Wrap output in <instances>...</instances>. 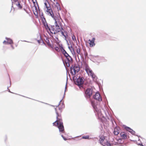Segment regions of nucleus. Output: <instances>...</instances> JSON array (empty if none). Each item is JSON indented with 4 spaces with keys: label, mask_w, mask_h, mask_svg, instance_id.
Segmentation results:
<instances>
[{
    "label": "nucleus",
    "mask_w": 146,
    "mask_h": 146,
    "mask_svg": "<svg viewBox=\"0 0 146 146\" xmlns=\"http://www.w3.org/2000/svg\"><path fill=\"white\" fill-rule=\"evenodd\" d=\"M72 39L75 42V41H76V37H75V36L74 35H72Z\"/></svg>",
    "instance_id": "27"
},
{
    "label": "nucleus",
    "mask_w": 146,
    "mask_h": 146,
    "mask_svg": "<svg viewBox=\"0 0 146 146\" xmlns=\"http://www.w3.org/2000/svg\"><path fill=\"white\" fill-rule=\"evenodd\" d=\"M54 0V1H55V0Z\"/></svg>",
    "instance_id": "40"
},
{
    "label": "nucleus",
    "mask_w": 146,
    "mask_h": 146,
    "mask_svg": "<svg viewBox=\"0 0 146 146\" xmlns=\"http://www.w3.org/2000/svg\"><path fill=\"white\" fill-rule=\"evenodd\" d=\"M96 110L97 113V115L98 118L100 119H101L103 117V116L102 114L101 113V111L99 110L98 111Z\"/></svg>",
    "instance_id": "17"
},
{
    "label": "nucleus",
    "mask_w": 146,
    "mask_h": 146,
    "mask_svg": "<svg viewBox=\"0 0 146 146\" xmlns=\"http://www.w3.org/2000/svg\"><path fill=\"white\" fill-rule=\"evenodd\" d=\"M58 24H56V25L55 26L56 28V31H57L58 33L61 30L60 27L58 25Z\"/></svg>",
    "instance_id": "22"
},
{
    "label": "nucleus",
    "mask_w": 146,
    "mask_h": 146,
    "mask_svg": "<svg viewBox=\"0 0 146 146\" xmlns=\"http://www.w3.org/2000/svg\"><path fill=\"white\" fill-rule=\"evenodd\" d=\"M61 33L62 35L65 38L68 36V33L66 31H64V32L61 31Z\"/></svg>",
    "instance_id": "18"
},
{
    "label": "nucleus",
    "mask_w": 146,
    "mask_h": 146,
    "mask_svg": "<svg viewBox=\"0 0 146 146\" xmlns=\"http://www.w3.org/2000/svg\"><path fill=\"white\" fill-rule=\"evenodd\" d=\"M38 43H40V41L39 40H38Z\"/></svg>",
    "instance_id": "35"
},
{
    "label": "nucleus",
    "mask_w": 146,
    "mask_h": 146,
    "mask_svg": "<svg viewBox=\"0 0 146 146\" xmlns=\"http://www.w3.org/2000/svg\"><path fill=\"white\" fill-rule=\"evenodd\" d=\"M42 23L46 29H48V26L45 18L42 19Z\"/></svg>",
    "instance_id": "12"
},
{
    "label": "nucleus",
    "mask_w": 146,
    "mask_h": 146,
    "mask_svg": "<svg viewBox=\"0 0 146 146\" xmlns=\"http://www.w3.org/2000/svg\"><path fill=\"white\" fill-rule=\"evenodd\" d=\"M64 108V104L61 103L60 101L58 106L55 109L56 114V120L53 123V125L57 127L58 128L59 131L62 133H64L65 131L60 113Z\"/></svg>",
    "instance_id": "1"
},
{
    "label": "nucleus",
    "mask_w": 146,
    "mask_h": 146,
    "mask_svg": "<svg viewBox=\"0 0 146 146\" xmlns=\"http://www.w3.org/2000/svg\"><path fill=\"white\" fill-rule=\"evenodd\" d=\"M48 33L50 32L52 34H56L58 33L56 28L54 26H51L50 27H48V29H46Z\"/></svg>",
    "instance_id": "8"
},
{
    "label": "nucleus",
    "mask_w": 146,
    "mask_h": 146,
    "mask_svg": "<svg viewBox=\"0 0 146 146\" xmlns=\"http://www.w3.org/2000/svg\"><path fill=\"white\" fill-rule=\"evenodd\" d=\"M47 40L46 41V42L49 44H48V42H49V40Z\"/></svg>",
    "instance_id": "34"
},
{
    "label": "nucleus",
    "mask_w": 146,
    "mask_h": 146,
    "mask_svg": "<svg viewBox=\"0 0 146 146\" xmlns=\"http://www.w3.org/2000/svg\"><path fill=\"white\" fill-rule=\"evenodd\" d=\"M67 66H70V64H68V66L67 65Z\"/></svg>",
    "instance_id": "37"
},
{
    "label": "nucleus",
    "mask_w": 146,
    "mask_h": 146,
    "mask_svg": "<svg viewBox=\"0 0 146 146\" xmlns=\"http://www.w3.org/2000/svg\"><path fill=\"white\" fill-rule=\"evenodd\" d=\"M61 48L63 47H60L59 48H58V47H56L55 48V49L57 52H60V51H61Z\"/></svg>",
    "instance_id": "24"
},
{
    "label": "nucleus",
    "mask_w": 146,
    "mask_h": 146,
    "mask_svg": "<svg viewBox=\"0 0 146 146\" xmlns=\"http://www.w3.org/2000/svg\"><path fill=\"white\" fill-rule=\"evenodd\" d=\"M44 4L45 7L47 9L46 11L49 13L50 15H53V12L48 2L46 1L44 3Z\"/></svg>",
    "instance_id": "7"
},
{
    "label": "nucleus",
    "mask_w": 146,
    "mask_h": 146,
    "mask_svg": "<svg viewBox=\"0 0 146 146\" xmlns=\"http://www.w3.org/2000/svg\"><path fill=\"white\" fill-rule=\"evenodd\" d=\"M11 47L13 48H13H13V46H12V45H11Z\"/></svg>",
    "instance_id": "39"
},
{
    "label": "nucleus",
    "mask_w": 146,
    "mask_h": 146,
    "mask_svg": "<svg viewBox=\"0 0 146 146\" xmlns=\"http://www.w3.org/2000/svg\"><path fill=\"white\" fill-rule=\"evenodd\" d=\"M61 136L64 140H67V139H66L62 135Z\"/></svg>",
    "instance_id": "31"
},
{
    "label": "nucleus",
    "mask_w": 146,
    "mask_h": 146,
    "mask_svg": "<svg viewBox=\"0 0 146 146\" xmlns=\"http://www.w3.org/2000/svg\"><path fill=\"white\" fill-rule=\"evenodd\" d=\"M82 138L86 139H89V136L88 135H84L82 136Z\"/></svg>",
    "instance_id": "25"
},
{
    "label": "nucleus",
    "mask_w": 146,
    "mask_h": 146,
    "mask_svg": "<svg viewBox=\"0 0 146 146\" xmlns=\"http://www.w3.org/2000/svg\"><path fill=\"white\" fill-rule=\"evenodd\" d=\"M7 41H4L3 42V43L4 44H7Z\"/></svg>",
    "instance_id": "33"
},
{
    "label": "nucleus",
    "mask_w": 146,
    "mask_h": 146,
    "mask_svg": "<svg viewBox=\"0 0 146 146\" xmlns=\"http://www.w3.org/2000/svg\"><path fill=\"white\" fill-rule=\"evenodd\" d=\"M7 44H12L13 43V41L10 38H7Z\"/></svg>",
    "instance_id": "23"
},
{
    "label": "nucleus",
    "mask_w": 146,
    "mask_h": 146,
    "mask_svg": "<svg viewBox=\"0 0 146 146\" xmlns=\"http://www.w3.org/2000/svg\"><path fill=\"white\" fill-rule=\"evenodd\" d=\"M141 145V146H143V145L142 144H141V145Z\"/></svg>",
    "instance_id": "36"
},
{
    "label": "nucleus",
    "mask_w": 146,
    "mask_h": 146,
    "mask_svg": "<svg viewBox=\"0 0 146 146\" xmlns=\"http://www.w3.org/2000/svg\"><path fill=\"white\" fill-rule=\"evenodd\" d=\"M113 133L115 135H118L119 133V128L118 127H115L114 129Z\"/></svg>",
    "instance_id": "16"
},
{
    "label": "nucleus",
    "mask_w": 146,
    "mask_h": 146,
    "mask_svg": "<svg viewBox=\"0 0 146 146\" xmlns=\"http://www.w3.org/2000/svg\"><path fill=\"white\" fill-rule=\"evenodd\" d=\"M12 1L13 3L15 4L17 3L19 1L18 0H11Z\"/></svg>",
    "instance_id": "28"
},
{
    "label": "nucleus",
    "mask_w": 146,
    "mask_h": 146,
    "mask_svg": "<svg viewBox=\"0 0 146 146\" xmlns=\"http://www.w3.org/2000/svg\"><path fill=\"white\" fill-rule=\"evenodd\" d=\"M84 82V78L83 77H79L77 79L76 81H75V84L78 85L79 88H83L82 85Z\"/></svg>",
    "instance_id": "5"
},
{
    "label": "nucleus",
    "mask_w": 146,
    "mask_h": 146,
    "mask_svg": "<svg viewBox=\"0 0 146 146\" xmlns=\"http://www.w3.org/2000/svg\"><path fill=\"white\" fill-rule=\"evenodd\" d=\"M73 52H74V49L73 48Z\"/></svg>",
    "instance_id": "38"
},
{
    "label": "nucleus",
    "mask_w": 146,
    "mask_h": 146,
    "mask_svg": "<svg viewBox=\"0 0 146 146\" xmlns=\"http://www.w3.org/2000/svg\"><path fill=\"white\" fill-rule=\"evenodd\" d=\"M40 17L41 18V19L45 18L43 14L42 13L40 15Z\"/></svg>",
    "instance_id": "29"
},
{
    "label": "nucleus",
    "mask_w": 146,
    "mask_h": 146,
    "mask_svg": "<svg viewBox=\"0 0 146 146\" xmlns=\"http://www.w3.org/2000/svg\"><path fill=\"white\" fill-rule=\"evenodd\" d=\"M54 8L57 10V11L58 12L59 10H60V5L58 2H56L54 5Z\"/></svg>",
    "instance_id": "14"
},
{
    "label": "nucleus",
    "mask_w": 146,
    "mask_h": 146,
    "mask_svg": "<svg viewBox=\"0 0 146 146\" xmlns=\"http://www.w3.org/2000/svg\"><path fill=\"white\" fill-rule=\"evenodd\" d=\"M66 58L68 61L69 63L71 62L72 61V58L69 55L67 56H66Z\"/></svg>",
    "instance_id": "21"
},
{
    "label": "nucleus",
    "mask_w": 146,
    "mask_h": 146,
    "mask_svg": "<svg viewBox=\"0 0 146 146\" xmlns=\"http://www.w3.org/2000/svg\"><path fill=\"white\" fill-rule=\"evenodd\" d=\"M50 15L54 20L56 24H60L61 22L62 21V19L61 18L60 14L58 12L57 14H56L55 16L54 15L53 13V15Z\"/></svg>",
    "instance_id": "4"
},
{
    "label": "nucleus",
    "mask_w": 146,
    "mask_h": 146,
    "mask_svg": "<svg viewBox=\"0 0 146 146\" xmlns=\"http://www.w3.org/2000/svg\"><path fill=\"white\" fill-rule=\"evenodd\" d=\"M99 141L100 143L103 146H111L110 143L105 139V137L103 135L100 137Z\"/></svg>",
    "instance_id": "2"
},
{
    "label": "nucleus",
    "mask_w": 146,
    "mask_h": 146,
    "mask_svg": "<svg viewBox=\"0 0 146 146\" xmlns=\"http://www.w3.org/2000/svg\"><path fill=\"white\" fill-rule=\"evenodd\" d=\"M94 99L100 101L102 100V98L100 94L98 92L96 93L95 95L93 96Z\"/></svg>",
    "instance_id": "10"
},
{
    "label": "nucleus",
    "mask_w": 146,
    "mask_h": 146,
    "mask_svg": "<svg viewBox=\"0 0 146 146\" xmlns=\"http://www.w3.org/2000/svg\"><path fill=\"white\" fill-rule=\"evenodd\" d=\"M74 49L76 50V52L78 55L80 54V55H82V54L81 53V50L80 46H76Z\"/></svg>",
    "instance_id": "13"
},
{
    "label": "nucleus",
    "mask_w": 146,
    "mask_h": 146,
    "mask_svg": "<svg viewBox=\"0 0 146 146\" xmlns=\"http://www.w3.org/2000/svg\"><path fill=\"white\" fill-rule=\"evenodd\" d=\"M95 39L94 38H93L92 40H88V41L90 42L89 44L90 47H92L95 46V43L94 42Z\"/></svg>",
    "instance_id": "11"
},
{
    "label": "nucleus",
    "mask_w": 146,
    "mask_h": 146,
    "mask_svg": "<svg viewBox=\"0 0 146 146\" xmlns=\"http://www.w3.org/2000/svg\"><path fill=\"white\" fill-rule=\"evenodd\" d=\"M19 9H21L22 8V5L21 4V2L19 1L15 4Z\"/></svg>",
    "instance_id": "20"
},
{
    "label": "nucleus",
    "mask_w": 146,
    "mask_h": 146,
    "mask_svg": "<svg viewBox=\"0 0 146 146\" xmlns=\"http://www.w3.org/2000/svg\"><path fill=\"white\" fill-rule=\"evenodd\" d=\"M32 1L33 2V3L34 4L37 2L36 0H32Z\"/></svg>",
    "instance_id": "30"
},
{
    "label": "nucleus",
    "mask_w": 146,
    "mask_h": 146,
    "mask_svg": "<svg viewBox=\"0 0 146 146\" xmlns=\"http://www.w3.org/2000/svg\"><path fill=\"white\" fill-rule=\"evenodd\" d=\"M70 70L72 74L74 75L79 71L80 68L78 66L74 65L71 67Z\"/></svg>",
    "instance_id": "6"
},
{
    "label": "nucleus",
    "mask_w": 146,
    "mask_h": 146,
    "mask_svg": "<svg viewBox=\"0 0 146 146\" xmlns=\"http://www.w3.org/2000/svg\"><path fill=\"white\" fill-rule=\"evenodd\" d=\"M120 135L123 139H125L127 138V134L124 132H122L121 133Z\"/></svg>",
    "instance_id": "15"
},
{
    "label": "nucleus",
    "mask_w": 146,
    "mask_h": 146,
    "mask_svg": "<svg viewBox=\"0 0 146 146\" xmlns=\"http://www.w3.org/2000/svg\"><path fill=\"white\" fill-rule=\"evenodd\" d=\"M125 128L127 131L129 132H131L132 131V130L129 127H126Z\"/></svg>",
    "instance_id": "26"
},
{
    "label": "nucleus",
    "mask_w": 146,
    "mask_h": 146,
    "mask_svg": "<svg viewBox=\"0 0 146 146\" xmlns=\"http://www.w3.org/2000/svg\"><path fill=\"white\" fill-rule=\"evenodd\" d=\"M84 67L85 70L88 75H90L93 78H95V75L88 65L85 63L84 64Z\"/></svg>",
    "instance_id": "3"
},
{
    "label": "nucleus",
    "mask_w": 146,
    "mask_h": 146,
    "mask_svg": "<svg viewBox=\"0 0 146 146\" xmlns=\"http://www.w3.org/2000/svg\"><path fill=\"white\" fill-rule=\"evenodd\" d=\"M61 51L62 52V53L65 57L67 56H68V55H69L66 52V51L63 48H61Z\"/></svg>",
    "instance_id": "19"
},
{
    "label": "nucleus",
    "mask_w": 146,
    "mask_h": 146,
    "mask_svg": "<svg viewBox=\"0 0 146 146\" xmlns=\"http://www.w3.org/2000/svg\"><path fill=\"white\" fill-rule=\"evenodd\" d=\"M86 96L87 98H90L92 94V90L90 88H87L85 92Z\"/></svg>",
    "instance_id": "9"
},
{
    "label": "nucleus",
    "mask_w": 146,
    "mask_h": 146,
    "mask_svg": "<svg viewBox=\"0 0 146 146\" xmlns=\"http://www.w3.org/2000/svg\"><path fill=\"white\" fill-rule=\"evenodd\" d=\"M91 104H92V106H93V107H94V102H93V101H92L91 102Z\"/></svg>",
    "instance_id": "32"
}]
</instances>
